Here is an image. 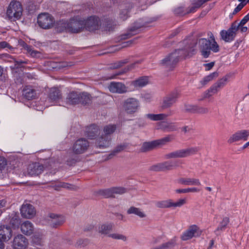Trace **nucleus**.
I'll return each mask as SVG.
<instances>
[{"label": "nucleus", "instance_id": "nucleus-1", "mask_svg": "<svg viewBox=\"0 0 249 249\" xmlns=\"http://www.w3.org/2000/svg\"><path fill=\"white\" fill-rule=\"evenodd\" d=\"M196 43H191L184 50H178L171 53L162 60V64L167 67H173L179 60L180 58L191 57L196 53L195 49Z\"/></svg>", "mask_w": 249, "mask_h": 249}, {"label": "nucleus", "instance_id": "nucleus-2", "mask_svg": "<svg viewBox=\"0 0 249 249\" xmlns=\"http://www.w3.org/2000/svg\"><path fill=\"white\" fill-rule=\"evenodd\" d=\"M199 49L201 54L205 58H207L210 54V51L217 53L219 51V47L215 41L213 35L210 36V40L206 38H200L198 41Z\"/></svg>", "mask_w": 249, "mask_h": 249}, {"label": "nucleus", "instance_id": "nucleus-3", "mask_svg": "<svg viewBox=\"0 0 249 249\" xmlns=\"http://www.w3.org/2000/svg\"><path fill=\"white\" fill-rule=\"evenodd\" d=\"M84 27V21L81 20L71 19L69 23L60 21L57 24V31L62 32L67 30L72 33H78Z\"/></svg>", "mask_w": 249, "mask_h": 249}, {"label": "nucleus", "instance_id": "nucleus-4", "mask_svg": "<svg viewBox=\"0 0 249 249\" xmlns=\"http://www.w3.org/2000/svg\"><path fill=\"white\" fill-rule=\"evenodd\" d=\"M23 12L21 3L16 0H12L9 4L6 12V16L9 19L15 20L19 19Z\"/></svg>", "mask_w": 249, "mask_h": 249}, {"label": "nucleus", "instance_id": "nucleus-5", "mask_svg": "<svg viewBox=\"0 0 249 249\" xmlns=\"http://www.w3.org/2000/svg\"><path fill=\"white\" fill-rule=\"evenodd\" d=\"M197 147H189L177 150L165 155L166 159L184 158L196 154L198 151Z\"/></svg>", "mask_w": 249, "mask_h": 249}, {"label": "nucleus", "instance_id": "nucleus-6", "mask_svg": "<svg viewBox=\"0 0 249 249\" xmlns=\"http://www.w3.org/2000/svg\"><path fill=\"white\" fill-rule=\"evenodd\" d=\"M54 18L48 13L39 14L37 18V23L39 27L44 29L52 28L54 24Z\"/></svg>", "mask_w": 249, "mask_h": 249}, {"label": "nucleus", "instance_id": "nucleus-7", "mask_svg": "<svg viewBox=\"0 0 249 249\" xmlns=\"http://www.w3.org/2000/svg\"><path fill=\"white\" fill-rule=\"evenodd\" d=\"M123 108L128 114H133L137 112L140 107L139 101L136 98H130L126 99L123 103Z\"/></svg>", "mask_w": 249, "mask_h": 249}, {"label": "nucleus", "instance_id": "nucleus-8", "mask_svg": "<svg viewBox=\"0 0 249 249\" xmlns=\"http://www.w3.org/2000/svg\"><path fill=\"white\" fill-rule=\"evenodd\" d=\"M202 233L201 230L196 225L190 226L180 236L182 241H187L194 237H199Z\"/></svg>", "mask_w": 249, "mask_h": 249}, {"label": "nucleus", "instance_id": "nucleus-9", "mask_svg": "<svg viewBox=\"0 0 249 249\" xmlns=\"http://www.w3.org/2000/svg\"><path fill=\"white\" fill-rule=\"evenodd\" d=\"M179 92L177 90H174L165 96L162 100L160 107L164 109L171 107L177 101L179 97Z\"/></svg>", "mask_w": 249, "mask_h": 249}, {"label": "nucleus", "instance_id": "nucleus-10", "mask_svg": "<svg viewBox=\"0 0 249 249\" xmlns=\"http://www.w3.org/2000/svg\"><path fill=\"white\" fill-rule=\"evenodd\" d=\"M237 27L236 23H233L228 30H222L220 32L221 38L227 42L233 40L238 30Z\"/></svg>", "mask_w": 249, "mask_h": 249}, {"label": "nucleus", "instance_id": "nucleus-11", "mask_svg": "<svg viewBox=\"0 0 249 249\" xmlns=\"http://www.w3.org/2000/svg\"><path fill=\"white\" fill-rule=\"evenodd\" d=\"M89 147V142L84 138H80L74 142L72 147V151L76 154H82L87 150Z\"/></svg>", "mask_w": 249, "mask_h": 249}, {"label": "nucleus", "instance_id": "nucleus-12", "mask_svg": "<svg viewBox=\"0 0 249 249\" xmlns=\"http://www.w3.org/2000/svg\"><path fill=\"white\" fill-rule=\"evenodd\" d=\"M249 137V130H241L232 134L228 140V142L231 143L234 142L244 141H246Z\"/></svg>", "mask_w": 249, "mask_h": 249}, {"label": "nucleus", "instance_id": "nucleus-13", "mask_svg": "<svg viewBox=\"0 0 249 249\" xmlns=\"http://www.w3.org/2000/svg\"><path fill=\"white\" fill-rule=\"evenodd\" d=\"M28 244L26 238L21 234H18L13 239L12 247L14 249H25Z\"/></svg>", "mask_w": 249, "mask_h": 249}, {"label": "nucleus", "instance_id": "nucleus-14", "mask_svg": "<svg viewBox=\"0 0 249 249\" xmlns=\"http://www.w3.org/2000/svg\"><path fill=\"white\" fill-rule=\"evenodd\" d=\"M21 215L26 218H31L36 214L34 207L30 204L24 203L20 209Z\"/></svg>", "mask_w": 249, "mask_h": 249}, {"label": "nucleus", "instance_id": "nucleus-15", "mask_svg": "<svg viewBox=\"0 0 249 249\" xmlns=\"http://www.w3.org/2000/svg\"><path fill=\"white\" fill-rule=\"evenodd\" d=\"M48 220L51 226L53 228H57L62 225L64 223L65 219L62 215L50 213L49 215Z\"/></svg>", "mask_w": 249, "mask_h": 249}, {"label": "nucleus", "instance_id": "nucleus-16", "mask_svg": "<svg viewBox=\"0 0 249 249\" xmlns=\"http://www.w3.org/2000/svg\"><path fill=\"white\" fill-rule=\"evenodd\" d=\"M108 88L112 93L122 94L127 90V87L122 83L112 82L109 85Z\"/></svg>", "mask_w": 249, "mask_h": 249}, {"label": "nucleus", "instance_id": "nucleus-17", "mask_svg": "<svg viewBox=\"0 0 249 249\" xmlns=\"http://www.w3.org/2000/svg\"><path fill=\"white\" fill-rule=\"evenodd\" d=\"M157 129L161 130L165 132L175 131L177 130V127L174 123H170L166 121H161L157 124Z\"/></svg>", "mask_w": 249, "mask_h": 249}, {"label": "nucleus", "instance_id": "nucleus-18", "mask_svg": "<svg viewBox=\"0 0 249 249\" xmlns=\"http://www.w3.org/2000/svg\"><path fill=\"white\" fill-rule=\"evenodd\" d=\"M84 21V27L89 31L96 30L99 27V19L95 16H91Z\"/></svg>", "mask_w": 249, "mask_h": 249}, {"label": "nucleus", "instance_id": "nucleus-19", "mask_svg": "<svg viewBox=\"0 0 249 249\" xmlns=\"http://www.w3.org/2000/svg\"><path fill=\"white\" fill-rule=\"evenodd\" d=\"M174 167L173 163L171 161H166L152 165L150 170L154 171H163L171 170Z\"/></svg>", "mask_w": 249, "mask_h": 249}, {"label": "nucleus", "instance_id": "nucleus-20", "mask_svg": "<svg viewBox=\"0 0 249 249\" xmlns=\"http://www.w3.org/2000/svg\"><path fill=\"white\" fill-rule=\"evenodd\" d=\"M44 167L39 163L35 162L30 164L27 167V173L30 176H37L43 171Z\"/></svg>", "mask_w": 249, "mask_h": 249}, {"label": "nucleus", "instance_id": "nucleus-21", "mask_svg": "<svg viewBox=\"0 0 249 249\" xmlns=\"http://www.w3.org/2000/svg\"><path fill=\"white\" fill-rule=\"evenodd\" d=\"M100 134V130L97 125L91 124L86 129V135L89 139H95Z\"/></svg>", "mask_w": 249, "mask_h": 249}, {"label": "nucleus", "instance_id": "nucleus-22", "mask_svg": "<svg viewBox=\"0 0 249 249\" xmlns=\"http://www.w3.org/2000/svg\"><path fill=\"white\" fill-rule=\"evenodd\" d=\"M111 139L108 136L102 134L96 139L95 145L97 147L104 148L108 147L110 144Z\"/></svg>", "mask_w": 249, "mask_h": 249}, {"label": "nucleus", "instance_id": "nucleus-23", "mask_svg": "<svg viewBox=\"0 0 249 249\" xmlns=\"http://www.w3.org/2000/svg\"><path fill=\"white\" fill-rule=\"evenodd\" d=\"M12 235V231L10 227L5 225L0 226V238L4 242L9 241Z\"/></svg>", "mask_w": 249, "mask_h": 249}, {"label": "nucleus", "instance_id": "nucleus-24", "mask_svg": "<svg viewBox=\"0 0 249 249\" xmlns=\"http://www.w3.org/2000/svg\"><path fill=\"white\" fill-rule=\"evenodd\" d=\"M66 104L68 105H75L80 102V93L72 91L69 93L66 99Z\"/></svg>", "mask_w": 249, "mask_h": 249}, {"label": "nucleus", "instance_id": "nucleus-25", "mask_svg": "<svg viewBox=\"0 0 249 249\" xmlns=\"http://www.w3.org/2000/svg\"><path fill=\"white\" fill-rule=\"evenodd\" d=\"M178 182L187 186H200L201 182L199 179L196 178H181L178 179Z\"/></svg>", "mask_w": 249, "mask_h": 249}, {"label": "nucleus", "instance_id": "nucleus-26", "mask_svg": "<svg viewBox=\"0 0 249 249\" xmlns=\"http://www.w3.org/2000/svg\"><path fill=\"white\" fill-rule=\"evenodd\" d=\"M19 45L22 47V49H24L26 51V53L33 57L39 56L40 53L33 49L31 46L28 45L23 41H20Z\"/></svg>", "mask_w": 249, "mask_h": 249}, {"label": "nucleus", "instance_id": "nucleus-27", "mask_svg": "<svg viewBox=\"0 0 249 249\" xmlns=\"http://www.w3.org/2000/svg\"><path fill=\"white\" fill-rule=\"evenodd\" d=\"M61 98L60 90L57 88H52L50 90L49 99L52 103H56Z\"/></svg>", "mask_w": 249, "mask_h": 249}, {"label": "nucleus", "instance_id": "nucleus-28", "mask_svg": "<svg viewBox=\"0 0 249 249\" xmlns=\"http://www.w3.org/2000/svg\"><path fill=\"white\" fill-rule=\"evenodd\" d=\"M114 227V224L112 223H107L99 226L98 231L100 233L104 235H107L109 237V234H111L110 232Z\"/></svg>", "mask_w": 249, "mask_h": 249}, {"label": "nucleus", "instance_id": "nucleus-29", "mask_svg": "<svg viewBox=\"0 0 249 249\" xmlns=\"http://www.w3.org/2000/svg\"><path fill=\"white\" fill-rule=\"evenodd\" d=\"M128 214H134L141 218H145L147 215L146 213L141 208L134 206H131L127 210Z\"/></svg>", "mask_w": 249, "mask_h": 249}, {"label": "nucleus", "instance_id": "nucleus-30", "mask_svg": "<svg viewBox=\"0 0 249 249\" xmlns=\"http://www.w3.org/2000/svg\"><path fill=\"white\" fill-rule=\"evenodd\" d=\"M20 229L21 231L26 235L31 234L34 230L33 224L29 221H26L22 223L21 224Z\"/></svg>", "mask_w": 249, "mask_h": 249}, {"label": "nucleus", "instance_id": "nucleus-31", "mask_svg": "<svg viewBox=\"0 0 249 249\" xmlns=\"http://www.w3.org/2000/svg\"><path fill=\"white\" fill-rule=\"evenodd\" d=\"M170 115L165 113L160 114H147L145 116L147 118L154 121H162L167 118Z\"/></svg>", "mask_w": 249, "mask_h": 249}, {"label": "nucleus", "instance_id": "nucleus-32", "mask_svg": "<svg viewBox=\"0 0 249 249\" xmlns=\"http://www.w3.org/2000/svg\"><path fill=\"white\" fill-rule=\"evenodd\" d=\"M177 238L176 237L171 239L168 242L163 243L159 247L152 249H172L176 245Z\"/></svg>", "mask_w": 249, "mask_h": 249}, {"label": "nucleus", "instance_id": "nucleus-33", "mask_svg": "<svg viewBox=\"0 0 249 249\" xmlns=\"http://www.w3.org/2000/svg\"><path fill=\"white\" fill-rule=\"evenodd\" d=\"M23 94L27 100H31L36 96V90L31 87H26L23 90Z\"/></svg>", "mask_w": 249, "mask_h": 249}, {"label": "nucleus", "instance_id": "nucleus-34", "mask_svg": "<svg viewBox=\"0 0 249 249\" xmlns=\"http://www.w3.org/2000/svg\"><path fill=\"white\" fill-rule=\"evenodd\" d=\"M156 206L159 208H172V199H168L156 202Z\"/></svg>", "mask_w": 249, "mask_h": 249}, {"label": "nucleus", "instance_id": "nucleus-35", "mask_svg": "<svg viewBox=\"0 0 249 249\" xmlns=\"http://www.w3.org/2000/svg\"><path fill=\"white\" fill-rule=\"evenodd\" d=\"M219 89L220 88L217 86L215 83L208 90L203 93V99L208 98L213 94L216 93Z\"/></svg>", "mask_w": 249, "mask_h": 249}, {"label": "nucleus", "instance_id": "nucleus-36", "mask_svg": "<svg viewBox=\"0 0 249 249\" xmlns=\"http://www.w3.org/2000/svg\"><path fill=\"white\" fill-rule=\"evenodd\" d=\"M148 83L147 77H142L132 82V84L135 87H142L146 85Z\"/></svg>", "mask_w": 249, "mask_h": 249}, {"label": "nucleus", "instance_id": "nucleus-37", "mask_svg": "<svg viewBox=\"0 0 249 249\" xmlns=\"http://www.w3.org/2000/svg\"><path fill=\"white\" fill-rule=\"evenodd\" d=\"M200 189L196 187H191L184 189H178L175 190L178 194H186L188 193H198Z\"/></svg>", "mask_w": 249, "mask_h": 249}, {"label": "nucleus", "instance_id": "nucleus-38", "mask_svg": "<svg viewBox=\"0 0 249 249\" xmlns=\"http://www.w3.org/2000/svg\"><path fill=\"white\" fill-rule=\"evenodd\" d=\"M229 218L228 217H225L223 218L219 226L216 229L215 231V233H218L219 231H224L229 224Z\"/></svg>", "mask_w": 249, "mask_h": 249}, {"label": "nucleus", "instance_id": "nucleus-39", "mask_svg": "<svg viewBox=\"0 0 249 249\" xmlns=\"http://www.w3.org/2000/svg\"><path fill=\"white\" fill-rule=\"evenodd\" d=\"M116 129L115 125L109 124L105 126L103 129V132L105 136H110V135L112 134Z\"/></svg>", "mask_w": 249, "mask_h": 249}, {"label": "nucleus", "instance_id": "nucleus-40", "mask_svg": "<svg viewBox=\"0 0 249 249\" xmlns=\"http://www.w3.org/2000/svg\"><path fill=\"white\" fill-rule=\"evenodd\" d=\"M91 101L90 95L86 92L80 93V102L83 105L89 104Z\"/></svg>", "mask_w": 249, "mask_h": 249}, {"label": "nucleus", "instance_id": "nucleus-41", "mask_svg": "<svg viewBox=\"0 0 249 249\" xmlns=\"http://www.w3.org/2000/svg\"><path fill=\"white\" fill-rule=\"evenodd\" d=\"M156 145L155 141L153 142H144L142 146L141 150L142 152H146L152 149Z\"/></svg>", "mask_w": 249, "mask_h": 249}, {"label": "nucleus", "instance_id": "nucleus-42", "mask_svg": "<svg viewBox=\"0 0 249 249\" xmlns=\"http://www.w3.org/2000/svg\"><path fill=\"white\" fill-rule=\"evenodd\" d=\"M173 136L172 135H168L162 139L158 140L155 141V143L157 145H164L166 143L171 142L173 139Z\"/></svg>", "mask_w": 249, "mask_h": 249}, {"label": "nucleus", "instance_id": "nucleus-43", "mask_svg": "<svg viewBox=\"0 0 249 249\" xmlns=\"http://www.w3.org/2000/svg\"><path fill=\"white\" fill-rule=\"evenodd\" d=\"M187 203V200L185 198H181L178 199L176 202L172 200V208L181 207Z\"/></svg>", "mask_w": 249, "mask_h": 249}, {"label": "nucleus", "instance_id": "nucleus-44", "mask_svg": "<svg viewBox=\"0 0 249 249\" xmlns=\"http://www.w3.org/2000/svg\"><path fill=\"white\" fill-rule=\"evenodd\" d=\"M109 237L114 239L121 240L123 241H126L127 239L125 235L119 233H111L109 234Z\"/></svg>", "mask_w": 249, "mask_h": 249}, {"label": "nucleus", "instance_id": "nucleus-45", "mask_svg": "<svg viewBox=\"0 0 249 249\" xmlns=\"http://www.w3.org/2000/svg\"><path fill=\"white\" fill-rule=\"evenodd\" d=\"M100 193L105 197H114L112 187L109 189L101 190Z\"/></svg>", "mask_w": 249, "mask_h": 249}, {"label": "nucleus", "instance_id": "nucleus-46", "mask_svg": "<svg viewBox=\"0 0 249 249\" xmlns=\"http://www.w3.org/2000/svg\"><path fill=\"white\" fill-rule=\"evenodd\" d=\"M114 197L115 195H123L126 192V189L123 187H112Z\"/></svg>", "mask_w": 249, "mask_h": 249}, {"label": "nucleus", "instance_id": "nucleus-47", "mask_svg": "<svg viewBox=\"0 0 249 249\" xmlns=\"http://www.w3.org/2000/svg\"><path fill=\"white\" fill-rule=\"evenodd\" d=\"M218 73L217 72H214L209 75L205 77L202 82V83L203 84H206L208 82H210V81H212L214 78L218 76Z\"/></svg>", "mask_w": 249, "mask_h": 249}, {"label": "nucleus", "instance_id": "nucleus-48", "mask_svg": "<svg viewBox=\"0 0 249 249\" xmlns=\"http://www.w3.org/2000/svg\"><path fill=\"white\" fill-rule=\"evenodd\" d=\"M196 105L186 104L184 105V110L187 112L196 113Z\"/></svg>", "mask_w": 249, "mask_h": 249}, {"label": "nucleus", "instance_id": "nucleus-49", "mask_svg": "<svg viewBox=\"0 0 249 249\" xmlns=\"http://www.w3.org/2000/svg\"><path fill=\"white\" fill-rule=\"evenodd\" d=\"M138 62H137L136 63H138ZM136 63H134V64H132V65L129 66L127 67V68H125L122 71H121L119 73H116L115 74H114L110 77H108L109 79H114L116 77V76L118 75H120V74H122L124 73H125L126 72H127V71H128L129 70L132 69V68H134V65H135Z\"/></svg>", "mask_w": 249, "mask_h": 249}, {"label": "nucleus", "instance_id": "nucleus-50", "mask_svg": "<svg viewBox=\"0 0 249 249\" xmlns=\"http://www.w3.org/2000/svg\"><path fill=\"white\" fill-rule=\"evenodd\" d=\"M128 62V61L127 59L122 60H120L117 62H115L113 63L112 65L111 68L113 69H118L124 64H126Z\"/></svg>", "mask_w": 249, "mask_h": 249}, {"label": "nucleus", "instance_id": "nucleus-51", "mask_svg": "<svg viewBox=\"0 0 249 249\" xmlns=\"http://www.w3.org/2000/svg\"><path fill=\"white\" fill-rule=\"evenodd\" d=\"M196 113L198 114H206L209 112V108L206 107L196 106Z\"/></svg>", "mask_w": 249, "mask_h": 249}, {"label": "nucleus", "instance_id": "nucleus-52", "mask_svg": "<svg viewBox=\"0 0 249 249\" xmlns=\"http://www.w3.org/2000/svg\"><path fill=\"white\" fill-rule=\"evenodd\" d=\"M228 78L226 77H224L221 79H219L218 81H217L215 83L217 85V86L220 88V89L223 87H224L227 81Z\"/></svg>", "mask_w": 249, "mask_h": 249}, {"label": "nucleus", "instance_id": "nucleus-53", "mask_svg": "<svg viewBox=\"0 0 249 249\" xmlns=\"http://www.w3.org/2000/svg\"><path fill=\"white\" fill-rule=\"evenodd\" d=\"M249 20V13L245 16L239 23L234 22L237 25V29L239 30L240 25H244Z\"/></svg>", "mask_w": 249, "mask_h": 249}, {"label": "nucleus", "instance_id": "nucleus-54", "mask_svg": "<svg viewBox=\"0 0 249 249\" xmlns=\"http://www.w3.org/2000/svg\"><path fill=\"white\" fill-rule=\"evenodd\" d=\"M142 97L144 101L150 102L153 99V96L151 93H145L142 94Z\"/></svg>", "mask_w": 249, "mask_h": 249}, {"label": "nucleus", "instance_id": "nucleus-55", "mask_svg": "<svg viewBox=\"0 0 249 249\" xmlns=\"http://www.w3.org/2000/svg\"><path fill=\"white\" fill-rule=\"evenodd\" d=\"M10 224L13 226L14 228L18 226L19 219L18 216L13 217L10 221Z\"/></svg>", "mask_w": 249, "mask_h": 249}, {"label": "nucleus", "instance_id": "nucleus-56", "mask_svg": "<svg viewBox=\"0 0 249 249\" xmlns=\"http://www.w3.org/2000/svg\"><path fill=\"white\" fill-rule=\"evenodd\" d=\"M14 63H15V67L17 68H20L22 67V64H27V60H16L14 59Z\"/></svg>", "mask_w": 249, "mask_h": 249}, {"label": "nucleus", "instance_id": "nucleus-57", "mask_svg": "<svg viewBox=\"0 0 249 249\" xmlns=\"http://www.w3.org/2000/svg\"><path fill=\"white\" fill-rule=\"evenodd\" d=\"M245 3H240L234 9L233 14H235L239 11H240L245 6Z\"/></svg>", "mask_w": 249, "mask_h": 249}, {"label": "nucleus", "instance_id": "nucleus-58", "mask_svg": "<svg viewBox=\"0 0 249 249\" xmlns=\"http://www.w3.org/2000/svg\"><path fill=\"white\" fill-rule=\"evenodd\" d=\"M124 145H121L118 146L114 149V150L113 151V153L111 154L110 155V156L111 155H114L115 153H119V152L123 151L124 149Z\"/></svg>", "mask_w": 249, "mask_h": 249}, {"label": "nucleus", "instance_id": "nucleus-59", "mask_svg": "<svg viewBox=\"0 0 249 249\" xmlns=\"http://www.w3.org/2000/svg\"><path fill=\"white\" fill-rule=\"evenodd\" d=\"M6 165V161L4 158L0 157V170L3 169Z\"/></svg>", "mask_w": 249, "mask_h": 249}, {"label": "nucleus", "instance_id": "nucleus-60", "mask_svg": "<svg viewBox=\"0 0 249 249\" xmlns=\"http://www.w3.org/2000/svg\"><path fill=\"white\" fill-rule=\"evenodd\" d=\"M59 186L70 189H73V187L71 185L64 182L60 183Z\"/></svg>", "mask_w": 249, "mask_h": 249}, {"label": "nucleus", "instance_id": "nucleus-61", "mask_svg": "<svg viewBox=\"0 0 249 249\" xmlns=\"http://www.w3.org/2000/svg\"><path fill=\"white\" fill-rule=\"evenodd\" d=\"M9 47V44L6 41L0 42V48L4 49L5 48H8Z\"/></svg>", "mask_w": 249, "mask_h": 249}, {"label": "nucleus", "instance_id": "nucleus-62", "mask_svg": "<svg viewBox=\"0 0 249 249\" xmlns=\"http://www.w3.org/2000/svg\"><path fill=\"white\" fill-rule=\"evenodd\" d=\"M37 235H34V236L33 237V241L36 244H39L40 243V240H41V238L40 237V236L38 238V237H36Z\"/></svg>", "mask_w": 249, "mask_h": 249}, {"label": "nucleus", "instance_id": "nucleus-63", "mask_svg": "<svg viewBox=\"0 0 249 249\" xmlns=\"http://www.w3.org/2000/svg\"><path fill=\"white\" fill-rule=\"evenodd\" d=\"M6 205V201L4 200H0V215L2 213V211L1 210Z\"/></svg>", "mask_w": 249, "mask_h": 249}, {"label": "nucleus", "instance_id": "nucleus-64", "mask_svg": "<svg viewBox=\"0 0 249 249\" xmlns=\"http://www.w3.org/2000/svg\"><path fill=\"white\" fill-rule=\"evenodd\" d=\"M191 129L192 128L188 126H184L181 128L182 131L185 133L190 132Z\"/></svg>", "mask_w": 249, "mask_h": 249}]
</instances>
